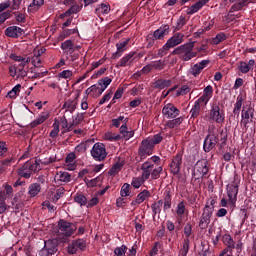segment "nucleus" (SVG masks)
I'll return each instance as SVG.
<instances>
[{"mask_svg":"<svg viewBox=\"0 0 256 256\" xmlns=\"http://www.w3.org/2000/svg\"><path fill=\"white\" fill-rule=\"evenodd\" d=\"M152 69H155V71H163L165 69V61L164 60H158L151 62Z\"/></svg>","mask_w":256,"mask_h":256,"instance_id":"nucleus-49","label":"nucleus"},{"mask_svg":"<svg viewBox=\"0 0 256 256\" xmlns=\"http://www.w3.org/2000/svg\"><path fill=\"white\" fill-rule=\"evenodd\" d=\"M5 35H7V37L17 38L23 35V29L17 26H10L5 30Z\"/></svg>","mask_w":256,"mask_h":256,"instance_id":"nucleus-31","label":"nucleus"},{"mask_svg":"<svg viewBox=\"0 0 256 256\" xmlns=\"http://www.w3.org/2000/svg\"><path fill=\"white\" fill-rule=\"evenodd\" d=\"M163 172V167L159 166L157 168H153L152 172L150 173L151 179H159L161 177V173Z\"/></svg>","mask_w":256,"mask_h":256,"instance_id":"nucleus-54","label":"nucleus"},{"mask_svg":"<svg viewBox=\"0 0 256 256\" xmlns=\"http://www.w3.org/2000/svg\"><path fill=\"white\" fill-rule=\"evenodd\" d=\"M59 247V240L50 239L44 241V247L39 251V256H52L57 253Z\"/></svg>","mask_w":256,"mask_h":256,"instance_id":"nucleus-10","label":"nucleus"},{"mask_svg":"<svg viewBox=\"0 0 256 256\" xmlns=\"http://www.w3.org/2000/svg\"><path fill=\"white\" fill-rule=\"evenodd\" d=\"M255 117V108L252 106H248L247 108H243L241 112V125L245 129H249V123L253 122Z\"/></svg>","mask_w":256,"mask_h":256,"instance_id":"nucleus-12","label":"nucleus"},{"mask_svg":"<svg viewBox=\"0 0 256 256\" xmlns=\"http://www.w3.org/2000/svg\"><path fill=\"white\" fill-rule=\"evenodd\" d=\"M75 203H78L81 207H84L87 205V197H85L83 194H78L74 197Z\"/></svg>","mask_w":256,"mask_h":256,"instance_id":"nucleus-51","label":"nucleus"},{"mask_svg":"<svg viewBox=\"0 0 256 256\" xmlns=\"http://www.w3.org/2000/svg\"><path fill=\"white\" fill-rule=\"evenodd\" d=\"M215 203V199H211L206 202L199 222L200 229H207V227H209V223H211V217H213V212L215 211Z\"/></svg>","mask_w":256,"mask_h":256,"instance_id":"nucleus-6","label":"nucleus"},{"mask_svg":"<svg viewBox=\"0 0 256 256\" xmlns=\"http://www.w3.org/2000/svg\"><path fill=\"white\" fill-rule=\"evenodd\" d=\"M49 163H55V157L46 158L44 161H27L18 169V175L19 177H24V179H29L33 173L41 171V164L49 165Z\"/></svg>","mask_w":256,"mask_h":256,"instance_id":"nucleus-3","label":"nucleus"},{"mask_svg":"<svg viewBox=\"0 0 256 256\" xmlns=\"http://www.w3.org/2000/svg\"><path fill=\"white\" fill-rule=\"evenodd\" d=\"M121 197H129L131 195V185L129 183H124L120 190Z\"/></svg>","mask_w":256,"mask_h":256,"instance_id":"nucleus-47","label":"nucleus"},{"mask_svg":"<svg viewBox=\"0 0 256 256\" xmlns=\"http://www.w3.org/2000/svg\"><path fill=\"white\" fill-rule=\"evenodd\" d=\"M165 35H169V25H163L154 31L152 38L157 41V39H164Z\"/></svg>","mask_w":256,"mask_h":256,"instance_id":"nucleus-28","label":"nucleus"},{"mask_svg":"<svg viewBox=\"0 0 256 256\" xmlns=\"http://www.w3.org/2000/svg\"><path fill=\"white\" fill-rule=\"evenodd\" d=\"M41 55H43V50H38L37 52H34L32 59H30L34 67H41Z\"/></svg>","mask_w":256,"mask_h":256,"instance_id":"nucleus-40","label":"nucleus"},{"mask_svg":"<svg viewBox=\"0 0 256 256\" xmlns=\"http://www.w3.org/2000/svg\"><path fill=\"white\" fill-rule=\"evenodd\" d=\"M149 197H151V192H149V190H143L137 195L136 199L131 202V205L133 207H135V205H141V203L147 201Z\"/></svg>","mask_w":256,"mask_h":256,"instance_id":"nucleus-26","label":"nucleus"},{"mask_svg":"<svg viewBox=\"0 0 256 256\" xmlns=\"http://www.w3.org/2000/svg\"><path fill=\"white\" fill-rule=\"evenodd\" d=\"M61 49L66 51V55H71L72 53H75L76 49H81V46H75L73 41L66 40L61 44Z\"/></svg>","mask_w":256,"mask_h":256,"instance_id":"nucleus-27","label":"nucleus"},{"mask_svg":"<svg viewBox=\"0 0 256 256\" xmlns=\"http://www.w3.org/2000/svg\"><path fill=\"white\" fill-rule=\"evenodd\" d=\"M217 143H219L220 147L227 145V132L220 130L218 133H215V125H212L209 127L208 135L204 139L203 149L205 153L215 149Z\"/></svg>","mask_w":256,"mask_h":256,"instance_id":"nucleus-1","label":"nucleus"},{"mask_svg":"<svg viewBox=\"0 0 256 256\" xmlns=\"http://www.w3.org/2000/svg\"><path fill=\"white\" fill-rule=\"evenodd\" d=\"M254 67H255V60L254 59H250L248 61V63L245 62V61H240L238 63V69H239L240 73H243V74H247L250 71H253Z\"/></svg>","mask_w":256,"mask_h":256,"instance_id":"nucleus-22","label":"nucleus"},{"mask_svg":"<svg viewBox=\"0 0 256 256\" xmlns=\"http://www.w3.org/2000/svg\"><path fill=\"white\" fill-rule=\"evenodd\" d=\"M225 39H227V36H225V33L221 32V33L217 34L216 37H214L212 39V44L219 45V43H223V41H225Z\"/></svg>","mask_w":256,"mask_h":256,"instance_id":"nucleus-52","label":"nucleus"},{"mask_svg":"<svg viewBox=\"0 0 256 256\" xmlns=\"http://www.w3.org/2000/svg\"><path fill=\"white\" fill-rule=\"evenodd\" d=\"M209 173V167L207 166V160L202 159L198 160L194 166L193 172H192V179L197 181V179H201L202 177H205Z\"/></svg>","mask_w":256,"mask_h":256,"instance_id":"nucleus-9","label":"nucleus"},{"mask_svg":"<svg viewBox=\"0 0 256 256\" xmlns=\"http://www.w3.org/2000/svg\"><path fill=\"white\" fill-rule=\"evenodd\" d=\"M110 11H111V7H109V4H105V3L98 5L96 8L97 15H109Z\"/></svg>","mask_w":256,"mask_h":256,"instance_id":"nucleus-41","label":"nucleus"},{"mask_svg":"<svg viewBox=\"0 0 256 256\" xmlns=\"http://www.w3.org/2000/svg\"><path fill=\"white\" fill-rule=\"evenodd\" d=\"M20 92H21V84H17L12 88V90L8 92L7 97H9L10 99H15Z\"/></svg>","mask_w":256,"mask_h":256,"instance_id":"nucleus-45","label":"nucleus"},{"mask_svg":"<svg viewBox=\"0 0 256 256\" xmlns=\"http://www.w3.org/2000/svg\"><path fill=\"white\" fill-rule=\"evenodd\" d=\"M13 163H15V160L13 158L4 159L0 161V169L2 171H5V169H7L8 167H11Z\"/></svg>","mask_w":256,"mask_h":256,"instance_id":"nucleus-48","label":"nucleus"},{"mask_svg":"<svg viewBox=\"0 0 256 256\" xmlns=\"http://www.w3.org/2000/svg\"><path fill=\"white\" fill-rule=\"evenodd\" d=\"M164 211H168V209H171V195L167 193V195L164 198Z\"/></svg>","mask_w":256,"mask_h":256,"instance_id":"nucleus-63","label":"nucleus"},{"mask_svg":"<svg viewBox=\"0 0 256 256\" xmlns=\"http://www.w3.org/2000/svg\"><path fill=\"white\" fill-rule=\"evenodd\" d=\"M209 119L214 123H218V125H223V123H225V111L221 109L219 103L211 104Z\"/></svg>","mask_w":256,"mask_h":256,"instance_id":"nucleus-8","label":"nucleus"},{"mask_svg":"<svg viewBox=\"0 0 256 256\" xmlns=\"http://www.w3.org/2000/svg\"><path fill=\"white\" fill-rule=\"evenodd\" d=\"M60 126H61L62 129H64L65 131H72V129H73V125H72V124L69 125V122L67 121V118H66V117L61 118V120H60Z\"/></svg>","mask_w":256,"mask_h":256,"instance_id":"nucleus-55","label":"nucleus"},{"mask_svg":"<svg viewBox=\"0 0 256 256\" xmlns=\"http://www.w3.org/2000/svg\"><path fill=\"white\" fill-rule=\"evenodd\" d=\"M48 119H49V113L42 112L34 121L30 123V127L32 129H35V127L39 125H43V123H45Z\"/></svg>","mask_w":256,"mask_h":256,"instance_id":"nucleus-30","label":"nucleus"},{"mask_svg":"<svg viewBox=\"0 0 256 256\" xmlns=\"http://www.w3.org/2000/svg\"><path fill=\"white\" fill-rule=\"evenodd\" d=\"M203 96L211 100L213 97V86L208 85L206 88H204Z\"/></svg>","mask_w":256,"mask_h":256,"instance_id":"nucleus-61","label":"nucleus"},{"mask_svg":"<svg viewBox=\"0 0 256 256\" xmlns=\"http://www.w3.org/2000/svg\"><path fill=\"white\" fill-rule=\"evenodd\" d=\"M179 113H181V111L171 103L166 104L162 109L164 119H175L179 117Z\"/></svg>","mask_w":256,"mask_h":256,"instance_id":"nucleus-15","label":"nucleus"},{"mask_svg":"<svg viewBox=\"0 0 256 256\" xmlns=\"http://www.w3.org/2000/svg\"><path fill=\"white\" fill-rule=\"evenodd\" d=\"M243 97L241 95H239L236 99V103L234 104V109H233V113L234 115H239V113L241 112V107H243Z\"/></svg>","mask_w":256,"mask_h":256,"instance_id":"nucleus-42","label":"nucleus"},{"mask_svg":"<svg viewBox=\"0 0 256 256\" xmlns=\"http://www.w3.org/2000/svg\"><path fill=\"white\" fill-rule=\"evenodd\" d=\"M199 113H201V106H199L198 104H194V106L190 110L191 117L195 119L199 117Z\"/></svg>","mask_w":256,"mask_h":256,"instance_id":"nucleus-59","label":"nucleus"},{"mask_svg":"<svg viewBox=\"0 0 256 256\" xmlns=\"http://www.w3.org/2000/svg\"><path fill=\"white\" fill-rule=\"evenodd\" d=\"M159 163H161V158L159 156L150 157L148 160L141 164V176L144 179H149V177H151L153 169L155 168V165H159Z\"/></svg>","mask_w":256,"mask_h":256,"instance_id":"nucleus-7","label":"nucleus"},{"mask_svg":"<svg viewBox=\"0 0 256 256\" xmlns=\"http://www.w3.org/2000/svg\"><path fill=\"white\" fill-rule=\"evenodd\" d=\"M86 95H90V97L97 99V97H101V95H103V92L98 84H94L86 89Z\"/></svg>","mask_w":256,"mask_h":256,"instance_id":"nucleus-29","label":"nucleus"},{"mask_svg":"<svg viewBox=\"0 0 256 256\" xmlns=\"http://www.w3.org/2000/svg\"><path fill=\"white\" fill-rule=\"evenodd\" d=\"M194 47L195 42H188L174 49L172 55H178L182 61H191V59L197 57V52L193 51Z\"/></svg>","mask_w":256,"mask_h":256,"instance_id":"nucleus-5","label":"nucleus"},{"mask_svg":"<svg viewBox=\"0 0 256 256\" xmlns=\"http://www.w3.org/2000/svg\"><path fill=\"white\" fill-rule=\"evenodd\" d=\"M133 63H137V57H135V52H130L117 62L116 67H131Z\"/></svg>","mask_w":256,"mask_h":256,"instance_id":"nucleus-16","label":"nucleus"},{"mask_svg":"<svg viewBox=\"0 0 256 256\" xmlns=\"http://www.w3.org/2000/svg\"><path fill=\"white\" fill-rule=\"evenodd\" d=\"M121 139V136L119 134L113 133V132H106L103 135L104 141H119Z\"/></svg>","mask_w":256,"mask_h":256,"instance_id":"nucleus-44","label":"nucleus"},{"mask_svg":"<svg viewBox=\"0 0 256 256\" xmlns=\"http://www.w3.org/2000/svg\"><path fill=\"white\" fill-rule=\"evenodd\" d=\"M183 37H185L183 33L174 34L165 43V49H172L173 47H177V45H181V43H183Z\"/></svg>","mask_w":256,"mask_h":256,"instance_id":"nucleus-18","label":"nucleus"},{"mask_svg":"<svg viewBox=\"0 0 256 256\" xmlns=\"http://www.w3.org/2000/svg\"><path fill=\"white\" fill-rule=\"evenodd\" d=\"M162 141L163 136L160 133L142 140L138 149V156L140 157V161H145L146 158L150 157V155H153V149H155V145H159V143Z\"/></svg>","mask_w":256,"mask_h":256,"instance_id":"nucleus-4","label":"nucleus"},{"mask_svg":"<svg viewBox=\"0 0 256 256\" xmlns=\"http://www.w3.org/2000/svg\"><path fill=\"white\" fill-rule=\"evenodd\" d=\"M183 164V155L177 154L170 164V171L173 175H179L181 171V165Z\"/></svg>","mask_w":256,"mask_h":256,"instance_id":"nucleus-19","label":"nucleus"},{"mask_svg":"<svg viewBox=\"0 0 256 256\" xmlns=\"http://www.w3.org/2000/svg\"><path fill=\"white\" fill-rule=\"evenodd\" d=\"M59 233L64 235V237H71L73 233L77 231V225L66 220H60L58 223Z\"/></svg>","mask_w":256,"mask_h":256,"instance_id":"nucleus-13","label":"nucleus"},{"mask_svg":"<svg viewBox=\"0 0 256 256\" xmlns=\"http://www.w3.org/2000/svg\"><path fill=\"white\" fill-rule=\"evenodd\" d=\"M225 3H234L230 8V13H235V11H241L243 7H247L251 0H224Z\"/></svg>","mask_w":256,"mask_h":256,"instance_id":"nucleus-20","label":"nucleus"},{"mask_svg":"<svg viewBox=\"0 0 256 256\" xmlns=\"http://www.w3.org/2000/svg\"><path fill=\"white\" fill-rule=\"evenodd\" d=\"M184 118L183 117H176V118H172V120H169L166 123V127H168V129H175V127H179V125H181V123H183Z\"/></svg>","mask_w":256,"mask_h":256,"instance_id":"nucleus-39","label":"nucleus"},{"mask_svg":"<svg viewBox=\"0 0 256 256\" xmlns=\"http://www.w3.org/2000/svg\"><path fill=\"white\" fill-rule=\"evenodd\" d=\"M228 201L232 207H235L237 203V195H239V183L232 182L227 185Z\"/></svg>","mask_w":256,"mask_h":256,"instance_id":"nucleus-14","label":"nucleus"},{"mask_svg":"<svg viewBox=\"0 0 256 256\" xmlns=\"http://www.w3.org/2000/svg\"><path fill=\"white\" fill-rule=\"evenodd\" d=\"M222 241L226 245L224 249H228V253H230L228 256H233V249H235V240H233V237L229 234H224Z\"/></svg>","mask_w":256,"mask_h":256,"instance_id":"nucleus-24","label":"nucleus"},{"mask_svg":"<svg viewBox=\"0 0 256 256\" xmlns=\"http://www.w3.org/2000/svg\"><path fill=\"white\" fill-rule=\"evenodd\" d=\"M176 213L177 215H185V202L178 203L176 207Z\"/></svg>","mask_w":256,"mask_h":256,"instance_id":"nucleus-64","label":"nucleus"},{"mask_svg":"<svg viewBox=\"0 0 256 256\" xmlns=\"http://www.w3.org/2000/svg\"><path fill=\"white\" fill-rule=\"evenodd\" d=\"M207 65H209V60H202L200 63L194 64L190 68V75H193V77L201 75V71H203Z\"/></svg>","mask_w":256,"mask_h":256,"instance_id":"nucleus-21","label":"nucleus"},{"mask_svg":"<svg viewBox=\"0 0 256 256\" xmlns=\"http://www.w3.org/2000/svg\"><path fill=\"white\" fill-rule=\"evenodd\" d=\"M147 178H143V176L141 175L140 177H134L132 179L131 185L132 187H134V189H139V187H141V185H143V183H145V181H147Z\"/></svg>","mask_w":256,"mask_h":256,"instance_id":"nucleus-43","label":"nucleus"},{"mask_svg":"<svg viewBox=\"0 0 256 256\" xmlns=\"http://www.w3.org/2000/svg\"><path fill=\"white\" fill-rule=\"evenodd\" d=\"M90 153L95 161H105L107 159V148H105L103 143H95Z\"/></svg>","mask_w":256,"mask_h":256,"instance_id":"nucleus-11","label":"nucleus"},{"mask_svg":"<svg viewBox=\"0 0 256 256\" xmlns=\"http://www.w3.org/2000/svg\"><path fill=\"white\" fill-rule=\"evenodd\" d=\"M191 92V88L187 85H182L178 91H176V97L181 95H187V93Z\"/></svg>","mask_w":256,"mask_h":256,"instance_id":"nucleus-57","label":"nucleus"},{"mask_svg":"<svg viewBox=\"0 0 256 256\" xmlns=\"http://www.w3.org/2000/svg\"><path fill=\"white\" fill-rule=\"evenodd\" d=\"M154 89H165L166 87H171V80L158 79L153 83Z\"/></svg>","mask_w":256,"mask_h":256,"instance_id":"nucleus-36","label":"nucleus"},{"mask_svg":"<svg viewBox=\"0 0 256 256\" xmlns=\"http://www.w3.org/2000/svg\"><path fill=\"white\" fill-rule=\"evenodd\" d=\"M125 253H127V246L126 245H122L120 247H116L114 249V254L117 256H125Z\"/></svg>","mask_w":256,"mask_h":256,"instance_id":"nucleus-60","label":"nucleus"},{"mask_svg":"<svg viewBox=\"0 0 256 256\" xmlns=\"http://www.w3.org/2000/svg\"><path fill=\"white\" fill-rule=\"evenodd\" d=\"M74 245L77 247V249H80V251H85L87 247V242L83 239H77L74 240Z\"/></svg>","mask_w":256,"mask_h":256,"instance_id":"nucleus-56","label":"nucleus"},{"mask_svg":"<svg viewBox=\"0 0 256 256\" xmlns=\"http://www.w3.org/2000/svg\"><path fill=\"white\" fill-rule=\"evenodd\" d=\"M185 25H187V18H185V16H180L176 22V31H181Z\"/></svg>","mask_w":256,"mask_h":256,"instance_id":"nucleus-50","label":"nucleus"},{"mask_svg":"<svg viewBox=\"0 0 256 256\" xmlns=\"http://www.w3.org/2000/svg\"><path fill=\"white\" fill-rule=\"evenodd\" d=\"M129 38H123L116 44L117 51L112 54V59H119L127 51V45H129Z\"/></svg>","mask_w":256,"mask_h":256,"instance_id":"nucleus-17","label":"nucleus"},{"mask_svg":"<svg viewBox=\"0 0 256 256\" xmlns=\"http://www.w3.org/2000/svg\"><path fill=\"white\" fill-rule=\"evenodd\" d=\"M113 82V79L109 78V77H104L100 80H98V87H100V89L102 90V92H105V89H107L111 83Z\"/></svg>","mask_w":256,"mask_h":256,"instance_id":"nucleus-38","label":"nucleus"},{"mask_svg":"<svg viewBox=\"0 0 256 256\" xmlns=\"http://www.w3.org/2000/svg\"><path fill=\"white\" fill-rule=\"evenodd\" d=\"M63 109H65V113H75V109H77V101L76 100H67Z\"/></svg>","mask_w":256,"mask_h":256,"instance_id":"nucleus-35","label":"nucleus"},{"mask_svg":"<svg viewBox=\"0 0 256 256\" xmlns=\"http://www.w3.org/2000/svg\"><path fill=\"white\" fill-rule=\"evenodd\" d=\"M10 59L12 61H16L17 64L11 65L9 67V73L10 77H17V79H25L28 75V71L25 70V67L31 63V58L30 57H23L19 56L15 53L10 54Z\"/></svg>","mask_w":256,"mask_h":256,"instance_id":"nucleus-2","label":"nucleus"},{"mask_svg":"<svg viewBox=\"0 0 256 256\" xmlns=\"http://www.w3.org/2000/svg\"><path fill=\"white\" fill-rule=\"evenodd\" d=\"M63 195H65V188L59 187L56 190L54 189V192L49 195V199L53 203H57V201L60 200Z\"/></svg>","mask_w":256,"mask_h":256,"instance_id":"nucleus-32","label":"nucleus"},{"mask_svg":"<svg viewBox=\"0 0 256 256\" xmlns=\"http://www.w3.org/2000/svg\"><path fill=\"white\" fill-rule=\"evenodd\" d=\"M54 181L58 183V185L69 183L71 182V174H69V172L59 171L55 174Z\"/></svg>","mask_w":256,"mask_h":256,"instance_id":"nucleus-23","label":"nucleus"},{"mask_svg":"<svg viewBox=\"0 0 256 256\" xmlns=\"http://www.w3.org/2000/svg\"><path fill=\"white\" fill-rule=\"evenodd\" d=\"M189 243H190L189 238H185L183 240V246L179 251L180 256H187V253H189Z\"/></svg>","mask_w":256,"mask_h":256,"instance_id":"nucleus-46","label":"nucleus"},{"mask_svg":"<svg viewBox=\"0 0 256 256\" xmlns=\"http://www.w3.org/2000/svg\"><path fill=\"white\" fill-rule=\"evenodd\" d=\"M73 77V71L64 70L58 74V79H71Z\"/></svg>","mask_w":256,"mask_h":256,"instance_id":"nucleus-58","label":"nucleus"},{"mask_svg":"<svg viewBox=\"0 0 256 256\" xmlns=\"http://www.w3.org/2000/svg\"><path fill=\"white\" fill-rule=\"evenodd\" d=\"M125 165V161L123 160H119L117 161L112 167L111 169L108 171V173L112 176L115 177V175H117V173H119V171H121V169H123V166Z\"/></svg>","mask_w":256,"mask_h":256,"instance_id":"nucleus-34","label":"nucleus"},{"mask_svg":"<svg viewBox=\"0 0 256 256\" xmlns=\"http://www.w3.org/2000/svg\"><path fill=\"white\" fill-rule=\"evenodd\" d=\"M84 119H85V114L78 113L72 121V126L77 127V125H81V123H83Z\"/></svg>","mask_w":256,"mask_h":256,"instance_id":"nucleus-53","label":"nucleus"},{"mask_svg":"<svg viewBox=\"0 0 256 256\" xmlns=\"http://www.w3.org/2000/svg\"><path fill=\"white\" fill-rule=\"evenodd\" d=\"M57 135H59V122H54L53 129L50 132V137H52V139H55Z\"/></svg>","mask_w":256,"mask_h":256,"instance_id":"nucleus-62","label":"nucleus"},{"mask_svg":"<svg viewBox=\"0 0 256 256\" xmlns=\"http://www.w3.org/2000/svg\"><path fill=\"white\" fill-rule=\"evenodd\" d=\"M45 5V0H33L28 6V13H35Z\"/></svg>","mask_w":256,"mask_h":256,"instance_id":"nucleus-33","label":"nucleus"},{"mask_svg":"<svg viewBox=\"0 0 256 256\" xmlns=\"http://www.w3.org/2000/svg\"><path fill=\"white\" fill-rule=\"evenodd\" d=\"M207 3H209V0H199L187 9V15H195V13H197L200 9H203Z\"/></svg>","mask_w":256,"mask_h":256,"instance_id":"nucleus-25","label":"nucleus"},{"mask_svg":"<svg viewBox=\"0 0 256 256\" xmlns=\"http://www.w3.org/2000/svg\"><path fill=\"white\" fill-rule=\"evenodd\" d=\"M39 193H41V184L32 183L28 188V195H30V197H37Z\"/></svg>","mask_w":256,"mask_h":256,"instance_id":"nucleus-37","label":"nucleus"}]
</instances>
